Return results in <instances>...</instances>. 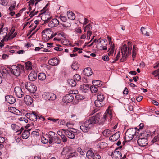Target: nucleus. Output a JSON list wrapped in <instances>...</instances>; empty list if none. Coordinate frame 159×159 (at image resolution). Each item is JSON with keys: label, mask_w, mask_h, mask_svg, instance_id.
I'll return each instance as SVG.
<instances>
[{"label": "nucleus", "mask_w": 159, "mask_h": 159, "mask_svg": "<svg viewBox=\"0 0 159 159\" xmlns=\"http://www.w3.org/2000/svg\"><path fill=\"white\" fill-rule=\"evenodd\" d=\"M138 132L136 133L135 129L131 128L127 130L125 133V139L126 141H129L133 138H135L139 136Z\"/></svg>", "instance_id": "1"}, {"label": "nucleus", "mask_w": 159, "mask_h": 159, "mask_svg": "<svg viewBox=\"0 0 159 159\" xmlns=\"http://www.w3.org/2000/svg\"><path fill=\"white\" fill-rule=\"evenodd\" d=\"M138 136H139V139L137 140L138 144L139 146L142 147L147 145L148 143L147 138L149 136V134H148L146 132L140 133Z\"/></svg>", "instance_id": "2"}, {"label": "nucleus", "mask_w": 159, "mask_h": 159, "mask_svg": "<svg viewBox=\"0 0 159 159\" xmlns=\"http://www.w3.org/2000/svg\"><path fill=\"white\" fill-rule=\"evenodd\" d=\"M47 6V5L44 7L43 9L41 10V13L39 14L40 15H42L41 18L42 20L44 22V24L48 23L49 20L52 19V16L48 13L49 12L46 11V8Z\"/></svg>", "instance_id": "3"}, {"label": "nucleus", "mask_w": 159, "mask_h": 159, "mask_svg": "<svg viewBox=\"0 0 159 159\" xmlns=\"http://www.w3.org/2000/svg\"><path fill=\"white\" fill-rule=\"evenodd\" d=\"M26 89L32 94V96L33 98H38V95L35 93L37 90V87L36 86L31 82H27V84H25Z\"/></svg>", "instance_id": "4"}, {"label": "nucleus", "mask_w": 159, "mask_h": 159, "mask_svg": "<svg viewBox=\"0 0 159 159\" xmlns=\"http://www.w3.org/2000/svg\"><path fill=\"white\" fill-rule=\"evenodd\" d=\"M42 34V38L45 41H48L50 39L52 38L53 37V32L50 29H46L43 30Z\"/></svg>", "instance_id": "5"}, {"label": "nucleus", "mask_w": 159, "mask_h": 159, "mask_svg": "<svg viewBox=\"0 0 159 159\" xmlns=\"http://www.w3.org/2000/svg\"><path fill=\"white\" fill-rule=\"evenodd\" d=\"M93 126L92 124L90 123L88 119H87L82 125L80 126V129L85 133L88 132Z\"/></svg>", "instance_id": "6"}, {"label": "nucleus", "mask_w": 159, "mask_h": 159, "mask_svg": "<svg viewBox=\"0 0 159 159\" xmlns=\"http://www.w3.org/2000/svg\"><path fill=\"white\" fill-rule=\"evenodd\" d=\"M77 130L75 129L69 128L65 130V134L70 139H73L75 138V134L77 133Z\"/></svg>", "instance_id": "7"}, {"label": "nucleus", "mask_w": 159, "mask_h": 159, "mask_svg": "<svg viewBox=\"0 0 159 159\" xmlns=\"http://www.w3.org/2000/svg\"><path fill=\"white\" fill-rule=\"evenodd\" d=\"M14 90L15 94L17 97L21 98L24 96L25 93L20 87L16 86L15 87Z\"/></svg>", "instance_id": "8"}, {"label": "nucleus", "mask_w": 159, "mask_h": 159, "mask_svg": "<svg viewBox=\"0 0 159 159\" xmlns=\"http://www.w3.org/2000/svg\"><path fill=\"white\" fill-rule=\"evenodd\" d=\"M131 48L127 47L126 45H124L121 48L122 55L128 57L131 53Z\"/></svg>", "instance_id": "9"}, {"label": "nucleus", "mask_w": 159, "mask_h": 159, "mask_svg": "<svg viewBox=\"0 0 159 159\" xmlns=\"http://www.w3.org/2000/svg\"><path fill=\"white\" fill-rule=\"evenodd\" d=\"M100 113H97L95 116L89 117L87 119L90 122V123L92 124V125L93 124H96L99 122L100 120Z\"/></svg>", "instance_id": "10"}, {"label": "nucleus", "mask_w": 159, "mask_h": 159, "mask_svg": "<svg viewBox=\"0 0 159 159\" xmlns=\"http://www.w3.org/2000/svg\"><path fill=\"white\" fill-rule=\"evenodd\" d=\"M11 71L16 76H19L20 73V70L19 67L16 65L12 66L11 67Z\"/></svg>", "instance_id": "11"}, {"label": "nucleus", "mask_w": 159, "mask_h": 159, "mask_svg": "<svg viewBox=\"0 0 159 159\" xmlns=\"http://www.w3.org/2000/svg\"><path fill=\"white\" fill-rule=\"evenodd\" d=\"M109 154L114 159H119L122 156L121 153L117 150L116 149L113 152L109 153Z\"/></svg>", "instance_id": "12"}, {"label": "nucleus", "mask_w": 159, "mask_h": 159, "mask_svg": "<svg viewBox=\"0 0 159 159\" xmlns=\"http://www.w3.org/2000/svg\"><path fill=\"white\" fill-rule=\"evenodd\" d=\"M26 116L30 120L34 121H36L38 118V116L34 112L26 114Z\"/></svg>", "instance_id": "13"}, {"label": "nucleus", "mask_w": 159, "mask_h": 159, "mask_svg": "<svg viewBox=\"0 0 159 159\" xmlns=\"http://www.w3.org/2000/svg\"><path fill=\"white\" fill-rule=\"evenodd\" d=\"M74 99V97L72 95L67 94L63 97L62 101L66 104L72 102Z\"/></svg>", "instance_id": "14"}, {"label": "nucleus", "mask_w": 159, "mask_h": 159, "mask_svg": "<svg viewBox=\"0 0 159 159\" xmlns=\"http://www.w3.org/2000/svg\"><path fill=\"white\" fill-rule=\"evenodd\" d=\"M48 26L50 28H53L57 26L60 24L59 20L57 19H53L48 22Z\"/></svg>", "instance_id": "15"}, {"label": "nucleus", "mask_w": 159, "mask_h": 159, "mask_svg": "<svg viewBox=\"0 0 159 159\" xmlns=\"http://www.w3.org/2000/svg\"><path fill=\"white\" fill-rule=\"evenodd\" d=\"M103 118L102 119V122L104 121L107 118L111 119L112 117L111 110L109 109L107 110L106 112L103 115Z\"/></svg>", "instance_id": "16"}, {"label": "nucleus", "mask_w": 159, "mask_h": 159, "mask_svg": "<svg viewBox=\"0 0 159 159\" xmlns=\"http://www.w3.org/2000/svg\"><path fill=\"white\" fill-rule=\"evenodd\" d=\"M45 97V98L49 100H54L56 98V95L52 93L48 92L45 93L44 94Z\"/></svg>", "instance_id": "17"}, {"label": "nucleus", "mask_w": 159, "mask_h": 159, "mask_svg": "<svg viewBox=\"0 0 159 159\" xmlns=\"http://www.w3.org/2000/svg\"><path fill=\"white\" fill-rule=\"evenodd\" d=\"M57 134L53 131H50L48 133L49 143L51 144L53 142V140L56 137H57Z\"/></svg>", "instance_id": "18"}, {"label": "nucleus", "mask_w": 159, "mask_h": 159, "mask_svg": "<svg viewBox=\"0 0 159 159\" xmlns=\"http://www.w3.org/2000/svg\"><path fill=\"white\" fill-rule=\"evenodd\" d=\"M24 102L28 105H30L33 102V99L29 95L25 96L24 99Z\"/></svg>", "instance_id": "19"}, {"label": "nucleus", "mask_w": 159, "mask_h": 159, "mask_svg": "<svg viewBox=\"0 0 159 159\" xmlns=\"http://www.w3.org/2000/svg\"><path fill=\"white\" fill-rule=\"evenodd\" d=\"M120 135V132H116L114 134L110 136L109 138V139L111 141H115L117 140L119 138Z\"/></svg>", "instance_id": "20"}, {"label": "nucleus", "mask_w": 159, "mask_h": 159, "mask_svg": "<svg viewBox=\"0 0 159 159\" xmlns=\"http://www.w3.org/2000/svg\"><path fill=\"white\" fill-rule=\"evenodd\" d=\"M37 75L34 71H32L29 75L28 78L29 80L30 81H34L37 78Z\"/></svg>", "instance_id": "21"}, {"label": "nucleus", "mask_w": 159, "mask_h": 159, "mask_svg": "<svg viewBox=\"0 0 159 159\" xmlns=\"http://www.w3.org/2000/svg\"><path fill=\"white\" fill-rule=\"evenodd\" d=\"M7 102L10 104H13L16 102L15 98L11 95H7L5 97Z\"/></svg>", "instance_id": "22"}, {"label": "nucleus", "mask_w": 159, "mask_h": 159, "mask_svg": "<svg viewBox=\"0 0 159 159\" xmlns=\"http://www.w3.org/2000/svg\"><path fill=\"white\" fill-rule=\"evenodd\" d=\"M49 64L53 66H57L59 64V60L57 58H54L49 60L48 61Z\"/></svg>", "instance_id": "23"}, {"label": "nucleus", "mask_w": 159, "mask_h": 159, "mask_svg": "<svg viewBox=\"0 0 159 159\" xmlns=\"http://www.w3.org/2000/svg\"><path fill=\"white\" fill-rule=\"evenodd\" d=\"M84 75L87 76H89L92 75L93 72L91 69L90 67L85 68L83 71Z\"/></svg>", "instance_id": "24"}, {"label": "nucleus", "mask_w": 159, "mask_h": 159, "mask_svg": "<svg viewBox=\"0 0 159 159\" xmlns=\"http://www.w3.org/2000/svg\"><path fill=\"white\" fill-rule=\"evenodd\" d=\"M3 25H2L0 29V39H5L7 35V32H3V30L5 28H3Z\"/></svg>", "instance_id": "25"}, {"label": "nucleus", "mask_w": 159, "mask_h": 159, "mask_svg": "<svg viewBox=\"0 0 159 159\" xmlns=\"http://www.w3.org/2000/svg\"><path fill=\"white\" fill-rule=\"evenodd\" d=\"M95 104L96 107H100L105 105V102L104 101L97 99L95 101Z\"/></svg>", "instance_id": "26"}, {"label": "nucleus", "mask_w": 159, "mask_h": 159, "mask_svg": "<svg viewBox=\"0 0 159 159\" xmlns=\"http://www.w3.org/2000/svg\"><path fill=\"white\" fill-rule=\"evenodd\" d=\"M67 15L68 18L71 20H73L75 18V15L70 11H67Z\"/></svg>", "instance_id": "27"}, {"label": "nucleus", "mask_w": 159, "mask_h": 159, "mask_svg": "<svg viewBox=\"0 0 159 159\" xmlns=\"http://www.w3.org/2000/svg\"><path fill=\"white\" fill-rule=\"evenodd\" d=\"M89 88V85L87 84H83L81 85L80 87V89L82 92L86 93L87 92Z\"/></svg>", "instance_id": "28"}, {"label": "nucleus", "mask_w": 159, "mask_h": 159, "mask_svg": "<svg viewBox=\"0 0 159 159\" xmlns=\"http://www.w3.org/2000/svg\"><path fill=\"white\" fill-rule=\"evenodd\" d=\"M86 156L89 159H93L94 157V154L91 150H89L87 152Z\"/></svg>", "instance_id": "29"}, {"label": "nucleus", "mask_w": 159, "mask_h": 159, "mask_svg": "<svg viewBox=\"0 0 159 159\" xmlns=\"http://www.w3.org/2000/svg\"><path fill=\"white\" fill-rule=\"evenodd\" d=\"M30 130V129L28 130H24L22 135V137L23 139H26L29 137L30 134L29 131Z\"/></svg>", "instance_id": "30"}, {"label": "nucleus", "mask_w": 159, "mask_h": 159, "mask_svg": "<svg viewBox=\"0 0 159 159\" xmlns=\"http://www.w3.org/2000/svg\"><path fill=\"white\" fill-rule=\"evenodd\" d=\"M15 31V29H12L11 30L10 33V35L9 37H7V40H10L16 36L17 34L16 33V32H15L14 33Z\"/></svg>", "instance_id": "31"}, {"label": "nucleus", "mask_w": 159, "mask_h": 159, "mask_svg": "<svg viewBox=\"0 0 159 159\" xmlns=\"http://www.w3.org/2000/svg\"><path fill=\"white\" fill-rule=\"evenodd\" d=\"M103 135L106 137H108L111 134V131L109 129L105 130L102 132Z\"/></svg>", "instance_id": "32"}, {"label": "nucleus", "mask_w": 159, "mask_h": 159, "mask_svg": "<svg viewBox=\"0 0 159 159\" xmlns=\"http://www.w3.org/2000/svg\"><path fill=\"white\" fill-rule=\"evenodd\" d=\"M101 82L98 80H94L92 81V84L94 86L100 87L101 86L102 84L101 83Z\"/></svg>", "instance_id": "33"}, {"label": "nucleus", "mask_w": 159, "mask_h": 159, "mask_svg": "<svg viewBox=\"0 0 159 159\" xmlns=\"http://www.w3.org/2000/svg\"><path fill=\"white\" fill-rule=\"evenodd\" d=\"M97 99L104 101L105 97L103 94L101 93H98L97 95Z\"/></svg>", "instance_id": "34"}, {"label": "nucleus", "mask_w": 159, "mask_h": 159, "mask_svg": "<svg viewBox=\"0 0 159 159\" xmlns=\"http://www.w3.org/2000/svg\"><path fill=\"white\" fill-rule=\"evenodd\" d=\"M67 81L69 84L72 87H74L76 85V81L73 79H69Z\"/></svg>", "instance_id": "35"}, {"label": "nucleus", "mask_w": 159, "mask_h": 159, "mask_svg": "<svg viewBox=\"0 0 159 159\" xmlns=\"http://www.w3.org/2000/svg\"><path fill=\"white\" fill-rule=\"evenodd\" d=\"M46 77L45 74L43 73H39L38 76L39 79L41 80H45L46 78Z\"/></svg>", "instance_id": "36"}, {"label": "nucleus", "mask_w": 159, "mask_h": 159, "mask_svg": "<svg viewBox=\"0 0 159 159\" xmlns=\"http://www.w3.org/2000/svg\"><path fill=\"white\" fill-rule=\"evenodd\" d=\"M32 63L30 61H28L25 63L26 69L27 70H30L32 69Z\"/></svg>", "instance_id": "37"}, {"label": "nucleus", "mask_w": 159, "mask_h": 159, "mask_svg": "<svg viewBox=\"0 0 159 159\" xmlns=\"http://www.w3.org/2000/svg\"><path fill=\"white\" fill-rule=\"evenodd\" d=\"M137 51V48L136 45H134L133 48L132 50V57L133 58V60H134V58H135L136 57Z\"/></svg>", "instance_id": "38"}, {"label": "nucleus", "mask_w": 159, "mask_h": 159, "mask_svg": "<svg viewBox=\"0 0 159 159\" xmlns=\"http://www.w3.org/2000/svg\"><path fill=\"white\" fill-rule=\"evenodd\" d=\"M63 23H60V24L63 27L65 28H67L71 26V23L68 21H66L63 22Z\"/></svg>", "instance_id": "39"}, {"label": "nucleus", "mask_w": 159, "mask_h": 159, "mask_svg": "<svg viewBox=\"0 0 159 159\" xmlns=\"http://www.w3.org/2000/svg\"><path fill=\"white\" fill-rule=\"evenodd\" d=\"M92 26L90 24L87 25L84 28V31H89V32H92L91 30H92Z\"/></svg>", "instance_id": "40"}, {"label": "nucleus", "mask_w": 159, "mask_h": 159, "mask_svg": "<svg viewBox=\"0 0 159 159\" xmlns=\"http://www.w3.org/2000/svg\"><path fill=\"white\" fill-rule=\"evenodd\" d=\"M79 65L76 62L73 63L71 66L72 69L74 70H77L79 68Z\"/></svg>", "instance_id": "41"}, {"label": "nucleus", "mask_w": 159, "mask_h": 159, "mask_svg": "<svg viewBox=\"0 0 159 159\" xmlns=\"http://www.w3.org/2000/svg\"><path fill=\"white\" fill-rule=\"evenodd\" d=\"M141 31L143 34L147 36H149V34L147 32L144 27H142L141 29Z\"/></svg>", "instance_id": "42"}, {"label": "nucleus", "mask_w": 159, "mask_h": 159, "mask_svg": "<svg viewBox=\"0 0 159 159\" xmlns=\"http://www.w3.org/2000/svg\"><path fill=\"white\" fill-rule=\"evenodd\" d=\"M57 17L59 19H60V20L63 22L67 21V18L62 15H60L59 16H58Z\"/></svg>", "instance_id": "43"}, {"label": "nucleus", "mask_w": 159, "mask_h": 159, "mask_svg": "<svg viewBox=\"0 0 159 159\" xmlns=\"http://www.w3.org/2000/svg\"><path fill=\"white\" fill-rule=\"evenodd\" d=\"M115 47L114 45L113 44V45L111 46L109 49V52L108 53V55L109 56H110L112 55L114 52V48Z\"/></svg>", "instance_id": "44"}, {"label": "nucleus", "mask_w": 159, "mask_h": 159, "mask_svg": "<svg viewBox=\"0 0 159 159\" xmlns=\"http://www.w3.org/2000/svg\"><path fill=\"white\" fill-rule=\"evenodd\" d=\"M90 89L91 92L93 93H96L98 90L97 87L94 86H91L90 88Z\"/></svg>", "instance_id": "45"}, {"label": "nucleus", "mask_w": 159, "mask_h": 159, "mask_svg": "<svg viewBox=\"0 0 159 159\" xmlns=\"http://www.w3.org/2000/svg\"><path fill=\"white\" fill-rule=\"evenodd\" d=\"M53 142H54L57 144H60L61 142V140L60 138L57 137H57H56L55 139H54V140H53Z\"/></svg>", "instance_id": "46"}, {"label": "nucleus", "mask_w": 159, "mask_h": 159, "mask_svg": "<svg viewBox=\"0 0 159 159\" xmlns=\"http://www.w3.org/2000/svg\"><path fill=\"white\" fill-rule=\"evenodd\" d=\"M77 153L75 152H73L70 153L69 155V157H76L78 156Z\"/></svg>", "instance_id": "47"}, {"label": "nucleus", "mask_w": 159, "mask_h": 159, "mask_svg": "<svg viewBox=\"0 0 159 159\" xmlns=\"http://www.w3.org/2000/svg\"><path fill=\"white\" fill-rule=\"evenodd\" d=\"M12 129L14 131H18L19 129V126L16 124H13L11 125Z\"/></svg>", "instance_id": "48"}, {"label": "nucleus", "mask_w": 159, "mask_h": 159, "mask_svg": "<svg viewBox=\"0 0 159 159\" xmlns=\"http://www.w3.org/2000/svg\"><path fill=\"white\" fill-rule=\"evenodd\" d=\"M74 78L75 81H79L81 79V77L78 74H75L74 76Z\"/></svg>", "instance_id": "49"}, {"label": "nucleus", "mask_w": 159, "mask_h": 159, "mask_svg": "<svg viewBox=\"0 0 159 159\" xmlns=\"http://www.w3.org/2000/svg\"><path fill=\"white\" fill-rule=\"evenodd\" d=\"M41 141L44 144H46L48 142H49V140H48V139L45 138L44 137H42L41 139Z\"/></svg>", "instance_id": "50"}, {"label": "nucleus", "mask_w": 159, "mask_h": 159, "mask_svg": "<svg viewBox=\"0 0 159 159\" xmlns=\"http://www.w3.org/2000/svg\"><path fill=\"white\" fill-rule=\"evenodd\" d=\"M65 130H66L63 129L61 130H59L57 131V133L61 137H62V135L65 134L64 132H65Z\"/></svg>", "instance_id": "51"}, {"label": "nucleus", "mask_w": 159, "mask_h": 159, "mask_svg": "<svg viewBox=\"0 0 159 159\" xmlns=\"http://www.w3.org/2000/svg\"><path fill=\"white\" fill-rule=\"evenodd\" d=\"M48 120L51 121H52L53 123L56 122L59 120V119H54L52 117H49L48 118Z\"/></svg>", "instance_id": "52"}, {"label": "nucleus", "mask_w": 159, "mask_h": 159, "mask_svg": "<svg viewBox=\"0 0 159 159\" xmlns=\"http://www.w3.org/2000/svg\"><path fill=\"white\" fill-rule=\"evenodd\" d=\"M77 151L81 155L83 156L85 155V153L82 151L80 148H78L77 149Z\"/></svg>", "instance_id": "53"}, {"label": "nucleus", "mask_w": 159, "mask_h": 159, "mask_svg": "<svg viewBox=\"0 0 159 159\" xmlns=\"http://www.w3.org/2000/svg\"><path fill=\"white\" fill-rule=\"evenodd\" d=\"M144 126V124L143 123H141L136 128L138 129V131H139L140 130H141Z\"/></svg>", "instance_id": "54"}, {"label": "nucleus", "mask_w": 159, "mask_h": 159, "mask_svg": "<svg viewBox=\"0 0 159 159\" xmlns=\"http://www.w3.org/2000/svg\"><path fill=\"white\" fill-rule=\"evenodd\" d=\"M107 146V144L104 142H101L100 143V147L101 148H103L104 147H106Z\"/></svg>", "instance_id": "55"}, {"label": "nucleus", "mask_w": 159, "mask_h": 159, "mask_svg": "<svg viewBox=\"0 0 159 159\" xmlns=\"http://www.w3.org/2000/svg\"><path fill=\"white\" fill-rule=\"evenodd\" d=\"M61 138L62 139L63 142H66L67 141V138L66 137V136L64 135V134L61 137Z\"/></svg>", "instance_id": "56"}, {"label": "nucleus", "mask_w": 159, "mask_h": 159, "mask_svg": "<svg viewBox=\"0 0 159 159\" xmlns=\"http://www.w3.org/2000/svg\"><path fill=\"white\" fill-rule=\"evenodd\" d=\"M92 34V32H89L87 31V39L89 40L90 39V36Z\"/></svg>", "instance_id": "57"}, {"label": "nucleus", "mask_w": 159, "mask_h": 159, "mask_svg": "<svg viewBox=\"0 0 159 159\" xmlns=\"http://www.w3.org/2000/svg\"><path fill=\"white\" fill-rule=\"evenodd\" d=\"M7 2L5 0H0V4L3 6H6Z\"/></svg>", "instance_id": "58"}, {"label": "nucleus", "mask_w": 159, "mask_h": 159, "mask_svg": "<svg viewBox=\"0 0 159 159\" xmlns=\"http://www.w3.org/2000/svg\"><path fill=\"white\" fill-rule=\"evenodd\" d=\"M35 11V10L34 9L31 12L30 14V15H31L30 17H31V18L33 16H34L35 15L37 14V13L38 11H36L34 13Z\"/></svg>", "instance_id": "59"}, {"label": "nucleus", "mask_w": 159, "mask_h": 159, "mask_svg": "<svg viewBox=\"0 0 159 159\" xmlns=\"http://www.w3.org/2000/svg\"><path fill=\"white\" fill-rule=\"evenodd\" d=\"M128 57L124 56V55H122V58L120 59V62H123L125 61L126 60V58H127Z\"/></svg>", "instance_id": "60"}, {"label": "nucleus", "mask_w": 159, "mask_h": 159, "mask_svg": "<svg viewBox=\"0 0 159 159\" xmlns=\"http://www.w3.org/2000/svg\"><path fill=\"white\" fill-rule=\"evenodd\" d=\"M100 39H94V40L91 43V44L88 46L89 47H91L93 45V43H95L96 42H98L99 41Z\"/></svg>", "instance_id": "61"}, {"label": "nucleus", "mask_w": 159, "mask_h": 159, "mask_svg": "<svg viewBox=\"0 0 159 159\" xmlns=\"http://www.w3.org/2000/svg\"><path fill=\"white\" fill-rule=\"evenodd\" d=\"M120 51H119L117 53V55L116 56V57L115 58V61L113 62H114L115 61H117L118 59H119V58L120 57Z\"/></svg>", "instance_id": "62"}, {"label": "nucleus", "mask_w": 159, "mask_h": 159, "mask_svg": "<svg viewBox=\"0 0 159 159\" xmlns=\"http://www.w3.org/2000/svg\"><path fill=\"white\" fill-rule=\"evenodd\" d=\"M102 59L105 61H108L109 60V58L108 56L106 55L103 57Z\"/></svg>", "instance_id": "63"}, {"label": "nucleus", "mask_w": 159, "mask_h": 159, "mask_svg": "<svg viewBox=\"0 0 159 159\" xmlns=\"http://www.w3.org/2000/svg\"><path fill=\"white\" fill-rule=\"evenodd\" d=\"M101 158V156L99 155L96 153L94 155V157L93 159H99Z\"/></svg>", "instance_id": "64"}]
</instances>
